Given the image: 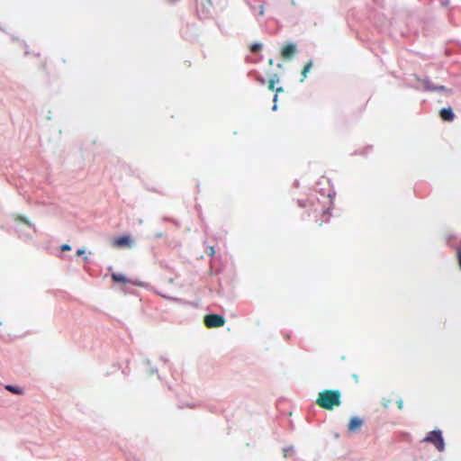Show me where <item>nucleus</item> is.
Segmentation results:
<instances>
[{"mask_svg": "<svg viewBox=\"0 0 461 461\" xmlns=\"http://www.w3.org/2000/svg\"><path fill=\"white\" fill-rule=\"evenodd\" d=\"M259 14H260L261 16H263V15L265 14V10H264V6H263V5H262V6H260Z\"/></svg>", "mask_w": 461, "mask_h": 461, "instance_id": "obj_20", "label": "nucleus"}, {"mask_svg": "<svg viewBox=\"0 0 461 461\" xmlns=\"http://www.w3.org/2000/svg\"><path fill=\"white\" fill-rule=\"evenodd\" d=\"M317 405L325 410H332L341 404V393L339 390H324L319 393Z\"/></svg>", "mask_w": 461, "mask_h": 461, "instance_id": "obj_2", "label": "nucleus"}, {"mask_svg": "<svg viewBox=\"0 0 461 461\" xmlns=\"http://www.w3.org/2000/svg\"><path fill=\"white\" fill-rule=\"evenodd\" d=\"M133 245V241L128 235H123L117 239H114L113 241V246L115 248H131Z\"/></svg>", "mask_w": 461, "mask_h": 461, "instance_id": "obj_5", "label": "nucleus"}, {"mask_svg": "<svg viewBox=\"0 0 461 461\" xmlns=\"http://www.w3.org/2000/svg\"><path fill=\"white\" fill-rule=\"evenodd\" d=\"M429 89L432 90V91H446V92H449V90H447L444 86H434V87H429Z\"/></svg>", "mask_w": 461, "mask_h": 461, "instance_id": "obj_14", "label": "nucleus"}, {"mask_svg": "<svg viewBox=\"0 0 461 461\" xmlns=\"http://www.w3.org/2000/svg\"><path fill=\"white\" fill-rule=\"evenodd\" d=\"M424 442L433 444L436 449L442 452L445 449V443L440 430H432L423 438Z\"/></svg>", "mask_w": 461, "mask_h": 461, "instance_id": "obj_3", "label": "nucleus"}, {"mask_svg": "<svg viewBox=\"0 0 461 461\" xmlns=\"http://www.w3.org/2000/svg\"><path fill=\"white\" fill-rule=\"evenodd\" d=\"M60 249L62 251H68L71 249V247L68 244H63L61 245Z\"/></svg>", "mask_w": 461, "mask_h": 461, "instance_id": "obj_17", "label": "nucleus"}, {"mask_svg": "<svg viewBox=\"0 0 461 461\" xmlns=\"http://www.w3.org/2000/svg\"><path fill=\"white\" fill-rule=\"evenodd\" d=\"M269 64L272 65L273 64V60L272 59H269Z\"/></svg>", "mask_w": 461, "mask_h": 461, "instance_id": "obj_24", "label": "nucleus"}, {"mask_svg": "<svg viewBox=\"0 0 461 461\" xmlns=\"http://www.w3.org/2000/svg\"><path fill=\"white\" fill-rule=\"evenodd\" d=\"M296 52V47L293 43H289L283 47L281 55L282 58L285 59H292Z\"/></svg>", "mask_w": 461, "mask_h": 461, "instance_id": "obj_7", "label": "nucleus"}, {"mask_svg": "<svg viewBox=\"0 0 461 461\" xmlns=\"http://www.w3.org/2000/svg\"><path fill=\"white\" fill-rule=\"evenodd\" d=\"M330 203L331 201L329 197H323V201H321L316 194H311L306 200H299V205L301 207L308 208L316 218L321 217L318 222L320 226L330 221ZM316 221H318V220H316Z\"/></svg>", "mask_w": 461, "mask_h": 461, "instance_id": "obj_1", "label": "nucleus"}, {"mask_svg": "<svg viewBox=\"0 0 461 461\" xmlns=\"http://www.w3.org/2000/svg\"><path fill=\"white\" fill-rule=\"evenodd\" d=\"M113 281L116 283L127 284L129 280L120 273H113L111 276Z\"/></svg>", "mask_w": 461, "mask_h": 461, "instance_id": "obj_10", "label": "nucleus"}, {"mask_svg": "<svg viewBox=\"0 0 461 461\" xmlns=\"http://www.w3.org/2000/svg\"><path fill=\"white\" fill-rule=\"evenodd\" d=\"M84 253H85V250H84V249H78V250L77 251V256H82Z\"/></svg>", "mask_w": 461, "mask_h": 461, "instance_id": "obj_21", "label": "nucleus"}, {"mask_svg": "<svg viewBox=\"0 0 461 461\" xmlns=\"http://www.w3.org/2000/svg\"><path fill=\"white\" fill-rule=\"evenodd\" d=\"M164 237V233L163 232H157L155 234V238L156 239H160V238H163Z\"/></svg>", "mask_w": 461, "mask_h": 461, "instance_id": "obj_18", "label": "nucleus"}, {"mask_svg": "<svg viewBox=\"0 0 461 461\" xmlns=\"http://www.w3.org/2000/svg\"><path fill=\"white\" fill-rule=\"evenodd\" d=\"M439 116L445 122H453L455 119V114H454L451 107L440 109Z\"/></svg>", "mask_w": 461, "mask_h": 461, "instance_id": "obj_8", "label": "nucleus"}, {"mask_svg": "<svg viewBox=\"0 0 461 461\" xmlns=\"http://www.w3.org/2000/svg\"><path fill=\"white\" fill-rule=\"evenodd\" d=\"M313 66V62L312 60L308 61L303 70H302V77L300 79L301 82H303L305 78L307 77V74L311 71L312 68Z\"/></svg>", "mask_w": 461, "mask_h": 461, "instance_id": "obj_9", "label": "nucleus"}, {"mask_svg": "<svg viewBox=\"0 0 461 461\" xmlns=\"http://www.w3.org/2000/svg\"><path fill=\"white\" fill-rule=\"evenodd\" d=\"M275 91H276V94L274 96V102H276V100H277V94L284 92V88L280 86V87L276 88Z\"/></svg>", "mask_w": 461, "mask_h": 461, "instance_id": "obj_16", "label": "nucleus"}, {"mask_svg": "<svg viewBox=\"0 0 461 461\" xmlns=\"http://www.w3.org/2000/svg\"><path fill=\"white\" fill-rule=\"evenodd\" d=\"M273 109H274V110H276V104H274Z\"/></svg>", "mask_w": 461, "mask_h": 461, "instance_id": "obj_25", "label": "nucleus"}, {"mask_svg": "<svg viewBox=\"0 0 461 461\" xmlns=\"http://www.w3.org/2000/svg\"><path fill=\"white\" fill-rule=\"evenodd\" d=\"M262 48V45L260 43H254L250 46V51L253 53H256L259 51Z\"/></svg>", "mask_w": 461, "mask_h": 461, "instance_id": "obj_13", "label": "nucleus"}, {"mask_svg": "<svg viewBox=\"0 0 461 461\" xmlns=\"http://www.w3.org/2000/svg\"><path fill=\"white\" fill-rule=\"evenodd\" d=\"M398 408H399V409H402V408H403V402H402V401H399V402H398Z\"/></svg>", "mask_w": 461, "mask_h": 461, "instance_id": "obj_23", "label": "nucleus"}, {"mask_svg": "<svg viewBox=\"0 0 461 461\" xmlns=\"http://www.w3.org/2000/svg\"><path fill=\"white\" fill-rule=\"evenodd\" d=\"M5 389L13 393H15V394H23V391L22 389L15 387L14 385H6Z\"/></svg>", "mask_w": 461, "mask_h": 461, "instance_id": "obj_12", "label": "nucleus"}, {"mask_svg": "<svg viewBox=\"0 0 461 461\" xmlns=\"http://www.w3.org/2000/svg\"><path fill=\"white\" fill-rule=\"evenodd\" d=\"M457 256H458V263H459V266L461 267V250L458 251Z\"/></svg>", "mask_w": 461, "mask_h": 461, "instance_id": "obj_22", "label": "nucleus"}, {"mask_svg": "<svg viewBox=\"0 0 461 461\" xmlns=\"http://www.w3.org/2000/svg\"><path fill=\"white\" fill-rule=\"evenodd\" d=\"M363 420L358 417L351 418L348 425V432L355 433L359 431L361 427L363 426Z\"/></svg>", "mask_w": 461, "mask_h": 461, "instance_id": "obj_6", "label": "nucleus"}, {"mask_svg": "<svg viewBox=\"0 0 461 461\" xmlns=\"http://www.w3.org/2000/svg\"><path fill=\"white\" fill-rule=\"evenodd\" d=\"M279 82V77L276 74H274L271 78L268 80V89L274 91L276 89V83Z\"/></svg>", "mask_w": 461, "mask_h": 461, "instance_id": "obj_11", "label": "nucleus"}, {"mask_svg": "<svg viewBox=\"0 0 461 461\" xmlns=\"http://www.w3.org/2000/svg\"><path fill=\"white\" fill-rule=\"evenodd\" d=\"M225 322V319L219 314H207L203 319L204 325L209 329L222 327Z\"/></svg>", "mask_w": 461, "mask_h": 461, "instance_id": "obj_4", "label": "nucleus"}, {"mask_svg": "<svg viewBox=\"0 0 461 461\" xmlns=\"http://www.w3.org/2000/svg\"><path fill=\"white\" fill-rule=\"evenodd\" d=\"M206 253L209 255V256H213L215 254V250H214V248L212 246H210L206 249Z\"/></svg>", "mask_w": 461, "mask_h": 461, "instance_id": "obj_15", "label": "nucleus"}, {"mask_svg": "<svg viewBox=\"0 0 461 461\" xmlns=\"http://www.w3.org/2000/svg\"><path fill=\"white\" fill-rule=\"evenodd\" d=\"M20 220L22 221H23L24 223H26L27 225H31V222L28 220H26L24 217H20Z\"/></svg>", "mask_w": 461, "mask_h": 461, "instance_id": "obj_19", "label": "nucleus"}]
</instances>
